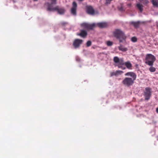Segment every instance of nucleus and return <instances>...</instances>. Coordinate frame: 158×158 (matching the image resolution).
Returning a JSON list of instances; mask_svg holds the SVG:
<instances>
[{"mask_svg": "<svg viewBox=\"0 0 158 158\" xmlns=\"http://www.w3.org/2000/svg\"><path fill=\"white\" fill-rule=\"evenodd\" d=\"M124 65H125L127 68L129 69H131L132 65L130 61H127L126 62H124Z\"/></svg>", "mask_w": 158, "mask_h": 158, "instance_id": "nucleus-14", "label": "nucleus"}, {"mask_svg": "<svg viewBox=\"0 0 158 158\" xmlns=\"http://www.w3.org/2000/svg\"><path fill=\"white\" fill-rule=\"evenodd\" d=\"M77 8V3L75 2H73L72 3V7L71 9V13L72 15L75 16L76 15Z\"/></svg>", "mask_w": 158, "mask_h": 158, "instance_id": "nucleus-7", "label": "nucleus"}, {"mask_svg": "<svg viewBox=\"0 0 158 158\" xmlns=\"http://www.w3.org/2000/svg\"><path fill=\"white\" fill-rule=\"evenodd\" d=\"M52 3H56V0H51Z\"/></svg>", "mask_w": 158, "mask_h": 158, "instance_id": "nucleus-25", "label": "nucleus"}, {"mask_svg": "<svg viewBox=\"0 0 158 158\" xmlns=\"http://www.w3.org/2000/svg\"><path fill=\"white\" fill-rule=\"evenodd\" d=\"M68 24V23L65 22H61L60 23V25L62 26H65Z\"/></svg>", "mask_w": 158, "mask_h": 158, "instance_id": "nucleus-21", "label": "nucleus"}, {"mask_svg": "<svg viewBox=\"0 0 158 158\" xmlns=\"http://www.w3.org/2000/svg\"><path fill=\"white\" fill-rule=\"evenodd\" d=\"M136 6L140 11L141 12H142L143 10V6L140 3H137Z\"/></svg>", "mask_w": 158, "mask_h": 158, "instance_id": "nucleus-18", "label": "nucleus"}, {"mask_svg": "<svg viewBox=\"0 0 158 158\" xmlns=\"http://www.w3.org/2000/svg\"><path fill=\"white\" fill-rule=\"evenodd\" d=\"M108 1H109V0H106V4H107Z\"/></svg>", "mask_w": 158, "mask_h": 158, "instance_id": "nucleus-27", "label": "nucleus"}, {"mask_svg": "<svg viewBox=\"0 0 158 158\" xmlns=\"http://www.w3.org/2000/svg\"><path fill=\"white\" fill-rule=\"evenodd\" d=\"M107 24L106 22H100L96 24V27L98 26V27L102 28L106 27Z\"/></svg>", "mask_w": 158, "mask_h": 158, "instance_id": "nucleus-11", "label": "nucleus"}, {"mask_svg": "<svg viewBox=\"0 0 158 158\" xmlns=\"http://www.w3.org/2000/svg\"><path fill=\"white\" fill-rule=\"evenodd\" d=\"M87 35V34L86 31L84 30H81L80 33L77 34V35L80 36L83 38H85Z\"/></svg>", "mask_w": 158, "mask_h": 158, "instance_id": "nucleus-12", "label": "nucleus"}, {"mask_svg": "<svg viewBox=\"0 0 158 158\" xmlns=\"http://www.w3.org/2000/svg\"><path fill=\"white\" fill-rule=\"evenodd\" d=\"M125 76H130L131 77H126L122 81V83L125 86H129L134 83L136 77V75L133 72H128L125 73Z\"/></svg>", "mask_w": 158, "mask_h": 158, "instance_id": "nucleus-1", "label": "nucleus"}, {"mask_svg": "<svg viewBox=\"0 0 158 158\" xmlns=\"http://www.w3.org/2000/svg\"><path fill=\"white\" fill-rule=\"evenodd\" d=\"M118 48L119 50L123 52H126L127 50V48L124 47L122 45H120L118 47Z\"/></svg>", "mask_w": 158, "mask_h": 158, "instance_id": "nucleus-16", "label": "nucleus"}, {"mask_svg": "<svg viewBox=\"0 0 158 158\" xmlns=\"http://www.w3.org/2000/svg\"><path fill=\"white\" fill-rule=\"evenodd\" d=\"M123 72L120 70H117L115 72H112L111 73V76H112L113 75L117 76L119 74H121L123 73Z\"/></svg>", "mask_w": 158, "mask_h": 158, "instance_id": "nucleus-15", "label": "nucleus"}, {"mask_svg": "<svg viewBox=\"0 0 158 158\" xmlns=\"http://www.w3.org/2000/svg\"><path fill=\"white\" fill-rule=\"evenodd\" d=\"M149 71L151 72H154L156 70V69L153 67H151L149 69Z\"/></svg>", "mask_w": 158, "mask_h": 158, "instance_id": "nucleus-22", "label": "nucleus"}, {"mask_svg": "<svg viewBox=\"0 0 158 158\" xmlns=\"http://www.w3.org/2000/svg\"><path fill=\"white\" fill-rule=\"evenodd\" d=\"M139 22H132V24L134 25V26L136 27H138L139 26Z\"/></svg>", "mask_w": 158, "mask_h": 158, "instance_id": "nucleus-19", "label": "nucleus"}, {"mask_svg": "<svg viewBox=\"0 0 158 158\" xmlns=\"http://www.w3.org/2000/svg\"><path fill=\"white\" fill-rule=\"evenodd\" d=\"M55 11H57L58 14L60 15H63L65 12V10L63 8H59L58 6L55 7Z\"/></svg>", "mask_w": 158, "mask_h": 158, "instance_id": "nucleus-10", "label": "nucleus"}, {"mask_svg": "<svg viewBox=\"0 0 158 158\" xmlns=\"http://www.w3.org/2000/svg\"><path fill=\"white\" fill-rule=\"evenodd\" d=\"M106 44L107 46H109V41H108L106 42Z\"/></svg>", "mask_w": 158, "mask_h": 158, "instance_id": "nucleus-28", "label": "nucleus"}, {"mask_svg": "<svg viewBox=\"0 0 158 158\" xmlns=\"http://www.w3.org/2000/svg\"><path fill=\"white\" fill-rule=\"evenodd\" d=\"M113 60L115 66H117L118 68H121L123 70L125 69V67L122 66L124 65V62L123 58H119L117 56H115L114 57Z\"/></svg>", "mask_w": 158, "mask_h": 158, "instance_id": "nucleus-3", "label": "nucleus"}, {"mask_svg": "<svg viewBox=\"0 0 158 158\" xmlns=\"http://www.w3.org/2000/svg\"><path fill=\"white\" fill-rule=\"evenodd\" d=\"M151 95V89L149 88H146L144 92V95L145 100H148L149 99Z\"/></svg>", "mask_w": 158, "mask_h": 158, "instance_id": "nucleus-6", "label": "nucleus"}, {"mask_svg": "<svg viewBox=\"0 0 158 158\" xmlns=\"http://www.w3.org/2000/svg\"><path fill=\"white\" fill-rule=\"evenodd\" d=\"M141 1L143 4H146L149 2L148 0H141Z\"/></svg>", "mask_w": 158, "mask_h": 158, "instance_id": "nucleus-23", "label": "nucleus"}, {"mask_svg": "<svg viewBox=\"0 0 158 158\" xmlns=\"http://www.w3.org/2000/svg\"><path fill=\"white\" fill-rule=\"evenodd\" d=\"M81 26L85 28L91 30L96 27V24L93 23L90 24L86 23H83L81 24Z\"/></svg>", "mask_w": 158, "mask_h": 158, "instance_id": "nucleus-5", "label": "nucleus"}, {"mask_svg": "<svg viewBox=\"0 0 158 158\" xmlns=\"http://www.w3.org/2000/svg\"><path fill=\"white\" fill-rule=\"evenodd\" d=\"M156 111L157 113H158V107L157 108H156Z\"/></svg>", "mask_w": 158, "mask_h": 158, "instance_id": "nucleus-29", "label": "nucleus"}, {"mask_svg": "<svg viewBox=\"0 0 158 158\" xmlns=\"http://www.w3.org/2000/svg\"><path fill=\"white\" fill-rule=\"evenodd\" d=\"M54 3H52H52L50 4L48 3V6L47 8V10L48 11H55V7H53L52 4H53Z\"/></svg>", "mask_w": 158, "mask_h": 158, "instance_id": "nucleus-13", "label": "nucleus"}, {"mask_svg": "<svg viewBox=\"0 0 158 158\" xmlns=\"http://www.w3.org/2000/svg\"><path fill=\"white\" fill-rule=\"evenodd\" d=\"M131 40L133 42H136L137 41V38L135 37H133L131 38Z\"/></svg>", "mask_w": 158, "mask_h": 158, "instance_id": "nucleus-24", "label": "nucleus"}, {"mask_svg": "<svg viewBox=\"0 0 158 158\" xmlns=\"http://www.w3.org/2000/svg\"><path fill=\"white\" fill-rule=\"evenodd\" d=\"M113 43L112 42L109 41V46H111L112 45Z\"/></svg>", "mask_w": 158, "mask_h": 158, "instance_id": "nucleus-26", "label": "nucleus"}, {"mask_svg": "<svg viewBox=\"0 0 158 158\" xmlns=\"http://www.w3.org/2000/svg\"><path fill=\"white\" fill-rule=\"evenodd\" d=\"M91 44L92 42L91 41L89 40L86 43V46L87 47H89L91 45Z\"/></svg>", "mask_w": 158, "mask_h": 158, "instance_id": "nucleus-20", "label": "nucleus"}, {"mask_svg": "<svg viewBox=\"0 0 158 158\" xmlns=\"http://www.w3.org/2000/svg\"><path fill=\"white\" fill-rule=\"evenodd\" d=\"M113 34L119 40L120 43H124L126 42V36L124 33L121 30L117 29L116 30L113 32Z\"/></svg>", "mask_w": 158, "mask_h": 158, "instance_id": "nucleus-2", "label": "nucleus"}, {"mask_svg": "<svg viewBox=\"0 0 158 158\" xmlns=\"http://www.w3.org/2000/svg\"><path fill=\"white\" fill-rule=\"evenodd\" d=\"M83 42V40L79 39H76L73 41V45L75 48L79 47Z\"/></svg>", "mask_w": 158, "mask_h": 158, "instance_id": "nucleus-8", "label": "nucleus"}, {"mask_svg": "<svg viewBox=\"0 0 158 158\" xmlns=\"http://www.w3.org/2000/svg\"><path fill=\"white\" fill-rule=\"evenodd\" d=\"M156 60L155 57L152 55L148 54L146 55L145 58V63L148 65L152 66Z\"/></svg>", "mask_w": 158, "mask_h": 158, "instance_id": "nucleus-4", "label": "nucleus"}, {"mask_svg": "<svg viewBox=\"0 0 158 158\" xmlns=\"http://www.w3.org/2000/svg\"><path fill=\"white\" fill-rule=\"evenodd\" d=\"M151 2L153 6L156 7H158V0H151Z\"/></svg>", "mask_w": 158, "mask_h": 158, "instance_id": "nucleus-17", "label": "nucleus"}, {"mask_svg": "<svg viewBox=\"0 0 158 158\" xmlns=\"http://www.w3.org/2000/svg\"><path fill=\"white\" fill-rule=\"evenodd\" d=\"M86 12L89 14L93 15L94 13V10L91 6H86Z\"/></svg>", "mask_w": 158, "mask_h": 158, "instance_id": "nucleus-9", "label": "nucleus"}, {"mask_svg": "<svg viewBox=\"0 0 158 158\" xmlns=\"http://www.w3.org/2000/svg\"><path fill=\"white\" fill-rule=\"evenodd\" d=\"M119 10H122V8H121V9H120Z\"/></svg>", "mask_w": 158, "mask_h": 158, "instance_id": "nucleus-30", "label": "nucleus"}]
</instances>
